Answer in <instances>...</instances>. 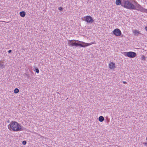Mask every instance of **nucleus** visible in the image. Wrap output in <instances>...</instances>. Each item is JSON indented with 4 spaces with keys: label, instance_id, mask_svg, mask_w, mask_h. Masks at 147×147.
Listing matches in <instances>:
<instances>
[{
    "label": "nucleus",
    "instance_id": "1",
    "mask_svg": "<svg viewBox=\"0 0 147 147\" xmlns=\"http://www.w3.org/2000/svg\"><path fill=\"white\" fill-rule=\"evenodd\" d=\"M8 129L11 131H19L25 130L26 128L19 123L14 121H12L8 125Z\"/></svg>",
    "mask_w": 147,
    "mask_h": 147
},
{
    "label": "nucleus",
    "instance_id": "2",
    "mask_svg": "<svg viewBox=\"0 0 147 147\" xmlns=\"http://www.w3.org/2000/svg\"><path fill=\"white\" fill-rule=\"evenodd\" d=\"M69 43L72 47L76 46V47L80 46L81 47H85L94 44L95 43L94 42H92L90 43H85L78 40H69Z\"/></svg>",
    "mask_w": 147,
    "mask_h": 147
},
{
    "label": "nucleus",
    "instance_id": "3",
    "mask_svg": "<svg viewBox=\"0 0 147 147\" xmlns=\"http://www.w3.org/2000/svg\"><path fill=\"white\" fill-rule=\"evenodd\" d=\"M121 6L130 9H136L135 6L129 1L126 0H123Z\"/></svg>",
    "mask_w": 147,
    "mask_h": 147
},
{
    "label": "nucleus",
    "instance_id": "4",
    "mask_svg": "<svg viewBox=\"0 0 147 147\" xmlns=\"http://www.w3.org/2000/svg\"><path fill=\"white\" fill-rule=\"evenodd\" d=\"M123 54L125 56L130 58H134L137 55L136 53L132 51L124 52Z\"/></svg>",
    "mask_w": 147,
    "mask_h": 147
},
{
    "label": "nucleus",
    "instance_id": "5",
    "mask_svg": "<svg viewBox=\"0 0 147 147\" xmlns=\"http://www.w3.org/2000/svg\"><path fill=\"white\" fill-rule=\"evenodd\" d=\"M87 23H92L94 22V20L90 16H87L84 17V20Z\"/></svg>",
    "mask_w": 147,
    "mask_h": 147
},
{
    "label": "nucleus",
    "instance_id": "6",
    "mask_svg": "<svg viewBox=\"0 0 147 147\" xmlns=\"http://www.w3.org/2000/svg\"><path fill=\"white\" fill-rule=\"evenodd\" d=\"M113 34L116 36H119L121 35V30L118 28L114 30L113 32Z\"/></svg>",
    "mask_w": 147,
    "mask_h": 147
},
{
    "label": "nucleus",
    "instance_id": "7",
    "mask_svg": "<svg viewBox=\"0 0 147 147\" xmlns=\"http://www.w3.org/2000/svg\"><path fill=\"white\" fill-rule=\"evenodd\" d=\"M109 68L111 69H113L115 67V64L113 62H110L109 64Z\"/></svg>",
    "mask_w": 147,
    "mask_h": 147
},
{
    "label": "nucleus",
    "instance_id": "8",
    "mask_svg": "<svg viewBox=\"0 0 147 147\" xmlns=\"http://www.w3.org/2000/svg\"><path fill=\"white\" fill-rule=\"evenodd\" d=\"M5 62L2 61H0V68L3 69L5 67Z\"/></svg>",
    "mask_w": 147,
    "mask_h": 147
},
{
    "label": "nucleus",
    "instance_id": "9",
    "mask_svg": "<svg viewBox=\"0 0 147 147\" xmlns=\"http://www.w3.org/2000/svg\"><path fill=\"white\" fill-rule=\"evenodd\" d=\"M135 6L138 9H136L138 10H140L141 9V8H142V7L140 5V4L138 3L137 2L136 3V6Z\"/></svg>",
    "mask_w": 147,
    "mask_h": 147
},
{
    "label": "nucleus",
    "instance_id": "10",
    "mask_svg": "<svg viewBox=\"0 0 147 147\" xmlns=\"http://www.w3.org/2000/svg\"><path fill=\"white\" fill-rule=\"evenodd\" d=\"M20 15L22 17H24L26 15V12L24 11H21L20 13Z\"/></svg>",
    "mask_w": 147,
    "mask_h": 147
},
{
    "label": "nucleus",
    "instance_id": "11",
    "mask_svg": "<svg viewBox=\"0 0 147 147\" xmlns=\"http://www.w3.org/2000/svg\"><path fill=\"white\" fill-rule=\"evenodd\" d=\"M122 3V2L121 0H116V4L117 5H120Z\"/></svg>",
    "mask_w": 147,
    "mask_h": 147
},
{
    "label": "nucleus",
    "instance_id": "12",
    "mask_svg": "<svg viewBox=\"0 0 147 147\" xmlns=\"http://www.w3.org/2000/svg\"><path fill=\"white\" fill-rule=\"evenodd\" d=\"M134 33L135 36H138V34H140L139 32L136 30L134 31Z\"/></svg>",
    "mask_w": 147,
    "mask_h": 147
},
{
    "label": "nucleus",
    "instance_id": "13",
    "mask_svg": "<svg viewBox=\"0 0 147 147\" xmlns=\"http://www.w3.org/2000/svg\"><path fill=\"white\" fill-rule=\"evenodd\" d=\"M98 120L100 122H102L104 121V118L102 116H100L99 117Z\"/></svg>",
    "mask_w": 147,
    "mask_h": 147
},
{
    "label": "nucleus",
    "instance_id": "14",
    "mask_svg": "<svg viewBox=\"0 0 147 147\" xmlns=\"http://www.w3.org/2000/svg\"><path fill=\"white\" fill-rule=\"evenodd\" d=\"M140 11L142 12H144L147 13V9H146L142 7Z\"/></svg>",
    "mask_w": 147,
    "mask_h": 147
},
{
    "label": "nucleus",
    "instance_id": "15",
    "mask_svg": "<svg viewBox=\"0 0 147 147\" xmlns=\"http://www.w3.org/2000/svg\"><path fill=\"white\" fill-rule=\"evenodd\" d=\"M19 92V90L17 88H16L14 90V92L15 94H17Z\"/></svg>",
    "mask_w": 147,
    "mask_h": 147
},
{
    "label": "nucleus",
    "instance_id": "16",
    "mask_svg": "<svg viewBox=\"0 0 147 147\" xmlns=\"http://www.w3.org/2000/svg\"><path fill=\"white\" fill-rule=\"evenodd\" d=\"M35 71L37 73H38L39 72V69L38 68L36 67L35 68Z\"/></svg>",
    "mask_w": 147,
    "mask_h": 147
},
{
    "label": "nucleus",
    "instance_id": "17",
    "mask_svg": "<svg viewBox=\"0 0 147 147\" xmlns=\"http://www.w3.org/2000/svg\"><path fill=\"white\" fill-rule=\"evenodd\" d=\"M24 75L27 76V78L29 79H30L31 78V77L29 75V74H25Z\"/></svg>",
    "mask_w": 147,
    "mask_h": 147
},
{
    "label": "nucleus",
    "instance_id": "18",
    "mask_svg": "<svg viewBox=\"0 0 147 147\" xmlns=\"http://www.w3.org/2000/svg\"><path fill=\"white\" fill-rule=\"evenodd\" d=\"M22 144L24 145H25L26 144V141L25 140L23 141L22 142Z\"/></svg>",
    "mask_w": 147,
    "mask_h": 147
},
{
    "label": "nucleus",
    "instance_id": "19",
    "mask_svg": "<svg viewBox=\"0 0 147 147\" xmlns=\"http://www.w3.org/2000/svg\"><path fill=\"white\" fill-rule=\"evenodd\" d=\"M59 10L61 11H62L63 10V7H59V8H58Z\"/></svg>",
    "mask_w": 147,
    "mask_h": 147
},
{
    "label": "nucleus",
    "instance_id": "20",
    "mask_svg": "<svg viewBox=\"0 0 147 147\" xmlns=\"http://www.w3.org/2000/svg\"><path fill=\"white\" fill-rule=\"evenodd\" d=\"M143 144H144L145 146H147V142H143Z\"/></svg>",
    "mask_w": 147,
    "mask_h": 147
},
{
    "label": "nucleus",
    "instance_id": "21",
    "mask_svg": "<svg viewBox=\"0 0 147 147\" xmlns=\"http://www.w3.org/2000/svg\"><path fill=\"white\" fill-rule=\"evenodd\" d=\"M12 51L11 50H9L8 51V52L9 53H10Z\"/></svg>",
    "mask_w": 147,
    "mask_h": 147
},
{
    "label": "nucleus",
    "instance_id": "22",
    "mask_svg": "<svg viewBox=\"0 0 147 147\" xmlns=\"http://www.w3.org/2000/svg\"><path fill=\"white\" fill-rule=\"evenodd\" d=\"M142 59L143 60H145V57L144 56H143L142 57Z\"/></svg>",
    "mask_w": 147,
    "mask_h": 147
},
{
    "label": "nucleus",
    "instance_id": "23",
    "mask_svg": "<svg viewBox=\"0 0 147 147\" xmlns=\"http://www.w3.org/2000/svg\"><path fill=\"white\" fill-rule=\"evenodd\" d=\"M123 83L124 84H126L127 83V82L125 81H123Z\"/></svg>",
    "mask_w": 147,
    "mask_h": 147
},
{
    "label": "nucleus",
    "instance_id": "24",
    "mask_svg": "<svg viewBox=\"0 0 147 147\" xmlns=\"http://www.w3.org/2000/svg\"><path fill=\"white\" fill-rule=\"evenodd\" d=\"M145 29L147 31V26H146L145 27Z\"/></svg>",
    "mask_w": 147,
    "mask_h": 147
},
{
    "label": "nucleus",
    "instance_id": "25",
    "mask_svg": "<svg viewBox=\"0 0 147 147\" xmlns=\"http://www.w3.org/2000/svg\"><path fill=\"white\" fill-rule=\"evenodd\" d=\"M7 123H10V121L9 120H7Z\"/></svg>",
    "mask_w": 147,
    "mask_h": 147
},
{
    "label": "nucleus",
    "instance_id": "26",
    "mask_svg": "<svg viewBox=\"0 0 147 147\" xmlns=\"http://www.w3.org/2000/svg\"><path fill=\"white\" fill-rule=\"evenodd\" d=\"M146 141L147 142V137L146 138Z\"/></svg>",
    "mask_w": 147,
    "mask_h": 147
}]
</instances>
